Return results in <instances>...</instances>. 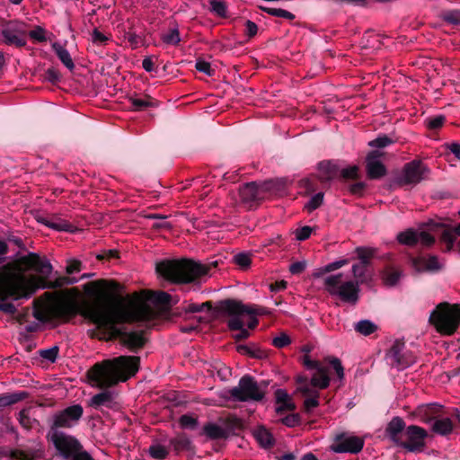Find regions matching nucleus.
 <instances>
[{
	"mask_svg": "<svg viewBox=\"0 0 460 460\" xmlns=\"http://www.w3.org/2000/svg\"><path fill=\"white\" fill-rule=\"evenodd\" d=\"M359 262H364L365 264H368L369 261L373 258L375 254V250L369 247H358L355 250Z\"/></svg>",
	"mask_w": 460,
	"mask_h": 460,
	"instance_id": "e433bc0d",
	"label": "nucleus"
},
{
	"mask_svg": "<svg viewBox=\"0 0 460 460\" xmlns=\"http://www.w3.org/2000/svg\"><path fill=\"white\" fill-rule=\"evenodd\" d=\"M294 410H295L294 403L289 402V427H294L300 423L299 414L291 412Z\"/></svg>",
	"mask_w": 460,
	"mask_h": 460,
	"instance_id": "69168bd1",
	"label": "nucleus"
},
{
	"mask_svg": "<svg viewBox=\"0 0 460 460\" xmlns=\"http://www.w3.org/2000/svg\"><path fill=\"white\" fill-rule=\"evenodd\" d=\"M180 424L185 429H194L197 425V419L190 415H182L180 418Z\"/></svg>",
	"mask_w": 460,
	"mask_h": 460,
	"instance_id": "13d9d810",
	"label": "nucleus"
},
{
	"mask_svg": "<svg viewBox=\"0 0 460 460\" xmlns=\"http://www.w3.org/2000/svg\"><path fill=\"white\" fill-rule=\"evenodd\" d=\"M203 429L205 435L211 439L221 438L225 436V430L214 423L207 424Z\"/></svg>",
	"mask_w": 460,
	"mask_h": 460,
	"instance_id": "72a5a7b5",
	"label": "nucleus"
},
{
	"mask_svg": "<svg viewBox=\"0 0 460 460\" xmlns=\"http://www.w3.org/2000/svg\"><path fill=\"white\" fill-rule=\"evenodd\" d=\"M25 397L24 393L6 394L0 396V408L13 405Z\"/></svg>",
	"mask_w": 460,
	"mask_h": 460,
	"instance_id": "2f4dec72",
	"label": "nucleus"
},
{
	"mask_svg": "<svg viewBox=\"0 0 460 460\" xmlns=\"http://www.w3.org/2000/svg\"><path fill=\"white\" fill-rule=\"evenodd\" d=\"M392 139L386 136H381L369 142V146L372 147L382 148L389 146L392 143Z\"/></svg>",
	"mask_w": 460,
	"mask_h": 460,
	"instance_id": "864d4df0",
	"label": "nucleus"
},
{
	"mask_svg": "<svg viewBox=\"0 0 460 460\" xmlns=\"http://www.w3.org/2000/svg\"><path fill=\"white\" fill-rule=\"evenodd\" d=\"M131 109L134 111H141L147 108H154L158 106V102L154 98L145 95V96H130L128 99Z\"/></svg>",
	"mask_w": 460,
	"mask_h": 460,
	"instance_id": "a878e982",
	"label": "nucleus"
},
{
	"mask_svg": "<svg viewBox=\"0 0 460 460\" xmlns=\"http://www.w3.org/2000/svg\"><path fill=\"white\" fill-rule=\"evenodd\" d=\"M453 420L448 417H444L440 414L431 425V429L434 433L440 436H447L451 434L455 429Z\"/></svg>",
	"mask_w": 460,
	"mask_h": 460,
	"instance_id": "393cba45",
	"label": "nucleus"
},
{
	"mask_svg": "<svg viewBox=\"0 0 460 460\" xmlns=\"http://www.w3.org/2000/svg\"><path fill=\"white\" fill-rule=\"evenodd\" d=\"M286 189V181L281 179L269 180L261 182H248L239 188L241 202L248 208L274 195H280Z\"/></svg>",
	"mask_w": 460,
	"mask_h": 460,
	"instance_id": "0eeeda50",
	"label": "nucleus"
},
{
	"mask_svg": "<svg viewBox=\"0 0 460 460\" xmlns=\"http://www.w3.org/2000/svg\"><path fill=\"white\" fill-rule=\"evenodd\" d=\"M26 24L16 20L8 22L1 30L3 42L19 48L26 45Z\"/></svg>",
	"mask_w": 460,
	"mask_h": 460,
	"instance_id": "ddd939ff",
	"label": "nucleus"
},
{
	"mask_svg": "<svg viewBox=\"0 0 460 460\" xmlns=\"http://www.w3.org/2000/svg\"><path fill=\"white\" fill-rule=\"evenodd\" d=\"M195 67L198 71L208 76H212L215 74V70L211 67L210 63L200 58L196 61Z\"/></svg>",
	"mask_w": 460,
	"mask_h": 460,
	"instance_id": "de8ad7c7",
	"label": "nucleus"
},
{
	"mask_svg": "<svg viewBox=\"0 0 460 460\" xmlns=\"http://www.w3.org/2000/svg\"><path fill=\"white\" fill-rule=\"evenodd\" d=\"M29 36L38 41V42H45L47 40L46 38V31L42 27H36L34 30L29 32Z\"/></svg>",
	"mask_w": 460,
	"mask_h": 460,
	"instance_id": "8fccbe9b",
	"label": "nucleus"
},
{
	"mask_svg": "<svg viewBox=\"0 0 460 460\" xmlns=\"http://www.w3.org/2000/svg\"><path fill=\"white\" fill-rule=\"evenodd\" d=\"M404 346L402 343L396 341L389 350L386 358L388 363L398 370L404 369L410 367L414 362V358L411 354L403 351Z\"/></svg>",
	"mask_w": 460,
	"mask_h": 460,
	"instance_id": "f3484780",
	"label": "nucleus"
},
{
	"mask_svg": "<svg viewBox=\"0 0 460 460\" xmlns=\"http://www.w3.org/2000/svg\"><path fill=\"white\" fill-rule=\"evenodd\" d=\"M264 395V388L248 375L241 377L236 386L223 392L224 398L234 402H259L263 399Z\"/></svg>",
	"mask_w": 460,
	"mask_h": 460,
	"instance_id": "9d476101",
	"label": "nucleus"
},
{
	"mask_svg": "<svg viewBox=\"0 0 460 460\" xmlns=\"http://www.w3.org/2000/svg\"><path fill=\"white\" fill-rule=\"evenodd\" d=\"M60 75L57 69L54 67H49L46 70L44 74V80L52 84H56L59 81Z\"/></svg>",
	"mask_w": 460,
	"mask_h": 460,
	"instance_id": "5fc2aeb1",
	"label": "nucleus"
},
{
	"mask_svg": "<svg viewBox=\"0 0 460 460\" xmlns=\"http://www.w3.org/2000/svg\"><path fill=\"white\" fill-rule=\"evenodd\" d=\"M337 168L331 162H322L318 165V176L322 181H328L336 177Z\"/></svg>",
	"mask_w": 460,
	"mask_h": 460,
	"instance_id": "cd10ccee",
	"label": "nucleus"
},
{
	"mask_svg": "<svg viewBox=\"0 0 460 460\" xmlns=\"http://www.w3.org/2000/svg\"><path fill=\"white\" fill-rule=\"evenodd\" d=\"M303 364L307 369L314 371L310 377L298 376L296 378L297 390L305 397L304 410L309 413L319 405V390L325 389L330 385V367H332L340 380L344 377V368L341 360L334 357L317 361L310 360L305 355Z\"/></svg>",
	"mask_w": 460,
	"mask_h": 460,
	"instance_id": "f03ea898",
	"label": "nucleus"
},
{
	"mask_svg": "<svg viewBox=\"0 0 460 460\" xmlns=\"http://www.w3.org/2000/svg\"><path fill=\"white\" fill-rule=\"evenodd\" d=\"M355 330L363 335H369L376 330V326L368 320H361L356 323Z\"/></svg>",
	"mask_w": 460,
	"mask_h": 460,
	"instance_id": "c9c22d12",
	"label": "nucleus"
},
{
	"mask_svg": "<svg viewBox=\"0 0 460 460\" xmlns=\"http://www.w3.org/2000/svg\"><path fill=\"white\" fill-rule=\"evenodd\" d=\"M220 308L222 312L227 314L230 318L227 325L230 330L239 331L234 336L236 340H244L249 337L250 332L244 329L245 325L249 329H253L258 324L256 315L267 314L266 309L256 305H246L241 302L227 299L221 302Z\"/></svg>",
	"mask_w": 460,
	"mask_h": 460,
	"instance_id": "39448f33",
	"label": "nucleus"
},
{
	"mask_svg": "<svg viewBox=\"0 0 460 460\" xmlns=\"http://www.w3.org/2000/svg\"><path fill=\"white\" fill-rule=\"evenodd\" d=\"M401 276L402 273L399 270L394 269H387L384 272L385 283L388 286H394L399 281Z\"/></svg>",
	"mask_w": 460,
	"mask_h": 460,
	"instance_id": "58836bf2",
	"label": "nucleus"
},
{
	"mask_svg": "<svg viewBox=\"0 0 460 460\" xmlns=\"http://www.w3.org/2000/svg\"><path fill=\"white\" fill-rule=\"evenodd\" d=\"M312 228L310 226H303L301 228L296 229L294 234L298 241L306 240L312 234Z\"/></svg>",
	"mask_w": 460,
	"mask_h": 460,
	"instance_id": "4d7b16f0",
	"label": "nucleus"
},
{
	"mask_svg": "<svg viewBox=\"0 0 460 460\" xmlns=\"http://www.w3.org/2000/svg\"><path fill=\"white\" fill-rule=\"evenodd\" d=\"M205 308H207L208 310H210L211 309V303L210 302H205V303H202V304H194V303H190V304H188L185 307H184V310L186 312H189V313H197V312H201L203 311Z\"/></svg>",
	"mask_w": 460,
	"mask_h": 460,
	"instance_id": "09e8293b",
	"label": "nucleus"
},
{
	"mask_svg": "<svg viewBox=\"0 0 460 460\" xmlns=\"http://www.w3.org/2000/svg\"><path fill=\"white\" fill-rule=\"evenodd\" d=\"M37 222L57 231L71 232L73 226L56 215H40L35 217Z\"/></svg>",
	"mask_w": 460,
	"mask_h": 460,
	"instance_id": "4be33fe9",
	"label": "nucleus"
},
{
	"mask_svg": "<svg viewBox=\"0 0 460 460\" xmlns=\"http://www.w3.org/2000/svg\"><path fill=\"white\" fill-rule=\"evenodd\" d=\"M49 436L55 447L66 458H69L81 449L80 443L75 438L58 430H50Z\"/></svg>",
	"mask_w": 460,
	"mask_h": 460,
	"instance_id": "2eb2a0df",
	"label": "nucleus"
},
{
	"mask_svg": "<svg viewBox=\"0 0 460 460\" xmlns=\"http://www.w3.org/2000/svg\"><path fill=\"white\" fill-rule=\"evenodd\" d=\"M89 405L96 410L102 411L104 408L118 410L119 403L116 401V394L111 391H103L93 395Z\"/></svg>",
	"mask_w": 460,
	"mask_h": 460,
	"instance_id": "aec40b11",
	"label": "nucleus"
},
{
	"mask_svg": "<svg viewBox=\"0 0 460 460\" xmlns=\"http://www.w3.org/2000/svg\"><path fill=\"white\" fill-rule=\"evenodd\" d=\"M40 286L38 278L25 275L12 264L2 266L0 268V310L13 314L16 312V307L7 299L29 298L39 289Z\"/></svg>",
	"mask_w": 460,
	"mask_h": 460,
	"instance_id": "7ed1b4c3",
	"label": "nucleus"
},
{
	"mask_svg": "<svg viewBox=\"0 0 460 460\" xmlns=\"http://www.w3.org/2000/svg\"><path fill=\"white\" fill-rule=\"evenodd\" d=\"M305 261H296L289 266V272H291L292 274H299L305 270Z\"/></svg>",
	"mask_w": 460,
	"mask_h": 460,
	"instance_id": "680f3d73",
	"label": "nucleus"
},
{
	"mask_svg": "<svg viewBox=\"0 0 460 460\" xmlns=\"http://www.w3.org/2000/svg\"><path fill=\"white\" fill-rule=\"evenodd\" d=\"M349 262V259H341L335 261L333 262L328 263L323 268V272H331L333 270H336L345 265H347Z\"/></svg>",
	"mask_w": 460,
	"mask_h": 460,
	"instance_id": "3c124183",
	"label": "nucleus"
},
{
	"mask_svg": "<svg viewBox=\"0 0 460 460\" xmlns=\"http://www.w3.org/2000/svg\"><path fill=\"white\" fill-rule=\"evenodd\" d=\"M210 10L219 17H226V5L223 0H211Z\"/></svg>",
	"mask_w": 460,
	"mask_h": 460,
	"instance_id": "a19ab883",
	"label": "nucleus"
},
{
	"mask_svg": "<svg viewBox=\"0 0 460 460\" xmlns=\"http://www.w3.org/2000/svg\"><path fill=\"white\" fill-rule=\"evenodd\" d=\"M20 264L25 269L33 270L40 276H36L40 279V286L39 288H47L53 287H61L63 285H71L77 282L75 278L64 277L56 280L55 285L47 283L46 279L52 272V265L46 258H41L36 253H29L20 259ZM35 277V275H33Z\"/></svg>",
	"mask_w": 460,
	"mask_h": 460,
	"instance_id": "6e6552de",
	"label": "nucleus"
},
{
	"mask_svg": "<svg viewBox=\"0 0 460 460\" xmlns=\"http://www.w3.org/2000/svg\"><path fill=\"white\" fill-rule=\"evenodd\" d=\"M83 414L84 409L80 404H74L58 411L52 416L50 430L71 429L79 422Z\"/></svg>",
	"mask_w": 460,
	"mask_h": 460,
	"instance_id": "f8f14e48",
	"label": "nucleus"
},
{
	"mask_svg": "<svg viewBox=\"0 0 460 460\" xmlns=\"http://www.w3.org/2000/svg\"><path fill=\"white\" fill-rule=\"evenodd\" d=\"M9 456L16 460H30L31 458V455L22 450H12Z\"/></svg>",
	"mask_w": 460,
	"mask_h": 460,
	"instance_id": "e2e57ef3",
	"label": "nucleus"
},
{
	"mask_svg": "<svg viewBox=\"0 0 460 460\" xmlns=\"http://www.w3.org/2000/svg\"><path fill=\"white\" fill-rule=\"evenodd\" d=\"M406 429L403 420L400 417H394L387 424L385 435L392 442L400 447Z\"/></svg>",
	"mask_w": 460,
	"mask_h": 460,
	"instance_id": "412c9836",
	"label": "nucleus"
},
{
	"mask_svg": "<svg viewBox=\"0 0 460 460\" xmlns=\"http://www.w3.org/2000/svg\"><path fill=\"white\" fill-rule=\"evenodd\" d=\"M422 263V266H419V269H426V270H437L441 268L438 260L436 256H430L428 259L419 260Z\"/></svg>",
	"mask_w": 460,
	"mask_h": 460,
	"instance_id": "79ce46f5",
	"label": "nucleus"
},
{
	"mask_svg": "<svg viewBox=\"0 0 460 460\" xmlns=\"http://www.w3.org/2000/svg\"><path fill=\"white\" fill-rule=\"evenodd\" d=\"M252 435L261 447L270 448L273 446L274 438L271 433L263 426L255 428Z\"/></svg>",
	"mask_w": 460,
	"mask_h": 460,
	"instance_id": "bb28decb",
	"label": "nucleus"
},
{
	"mask_svg": "<svg viewBox=\"0 0 460 460\" xmlns=\"http://www.w3.org/2000/svg\"><path fill=\"white\" fill-rule=\"evenodd\" d=\"M364 447L363 438L350 435L349 433H339L334 438L330 448L335 453H352L356 454L362 450Z\"/></svg>",
	"mask_w": 460,
	"mask_h": 460,
	"instance_id": "4468645a",
	"label": "nucleus"
},
{
	"mask_svg": "<svg viewBox=\"0 0 460 460\" xmlns=\"http://www.w3.org/2000/svg\"><path fill=\"white\" fill-rule=\"evenodd\" d=\"M444 122H445V117L441 116V115L436 116L433 118H429L426 120L427 126L430 129H437V128H440L444 124Z\"/></svg>",
	"mask_w": 460,
	"mask_h": 460,
	"instance_id": "6e6d98bb",
	"label": "nucleus"
},
{
	"mask_svg": "<svg viewBox=\"0 0 460 460\" xmlns=\"http://www.w3.org/2000/svg\"><path fill=\"white\" fill-rule=\"evenodd\" d=\"M460 236V223L453 229H447L442 234V240L447 244V249L450 250L456 241V236Z\"/></svg>",
	"mask_w": 460,
	"mask_h": 460,
	"instance_id": "473e14b6",
	"label": "nucleus"
},
{
	"mask_svg": "<svg viewBox=\"0 0 460 460\" xmlns=\"http://www.w3.org/2000/svg\"><path fill=\"white\" fill-rule=\"evenodd\" d=\"M427 431L415 425L407 427L404 432V438L400 447L410 452L421 451L425 446V438Z\"/></svg>",
	"mask_w": 460,
	"mask_h": 460,
	"instance_id": "dca6fc26",
	"label": "nucleus"
},
{
	"mask_svg": "<svg viewBox=\"0 0 460 460\" xmlns=\"http://www.w3.org/2000/svg\"><path fill=\"white\" fill-rule=\"evenodd\" d=\"M367 267V264H365L364 262H358L352 265V273L356 279L354 281L358 282V285L364 281Z\"/></svg>",
	"mask_w": 460,
	"mask_h": 460,
	"instance_id": "4c0bfd02",
	"label": "nucleus"
},
{
	"mask_svg": "<svg viewBox=\"0 0 460 460\" xmlns=\"http://www.w3.org/2000/svg\"><path fill=\"white\" fill-rule=\"evenodd\" d=\"M260 8L273 15V16H277V17H283V18H288V11L284 10V9H280V8H272V7H268V6H260Z\"/></svg>",
	"mask_w": 460,
	"mask_h": 460,
	"instance_id": "bf43d9fd",
	"label": "nucleus"
},
{
	"mask_svg": "<svg viewBox=\"0 0 460 460\" xmlns=\"http://www.w3.org/2000/svg\"><path fill=\"white\" fill-rule=\"evenodd\" d=\"M429 322L441 334H453L460 325V305L440 303L431 313Z\"/></svg>",
	"mask_w": 460,
	"mask_h": 460,
	"instance_id": "1a4fd4ad",
	"label": "nucleus"
},
{
	"mask_svg": "<svg viewBox=\"0 0 460 460\" xmlns=\"http://www.w3.org/2000/svg\"><path fill=\"white\" fill-rule=\"evenodd\" d=\"M276 406L275 411L282 414L288 409V392L284 389H278L275 393Z\"/></svg>",
	"mask_w": 460,
	"mask_h": 460,
	"instance_id": "7c9ffc66",
	"label": "nucleus"
},
{
	"mask_svg": "<svg viewBox=\"0 0 460 460\" xmlns=\"http://www.w3.org/2000/svg\"><path fill=\"white\" fill-rule=\"evenodd\" d=\"M444 20L452 24H460V11H451L444 14Z\"/></svg>",
	"mask_w": 460,
	"mask_h": 460,
	"instance_id": "052dcab7",
	"label": "nucleus"
},
{
	"mask_svg": "<svg viewBox=\"0 0 460 460\" xmlns=\"http://www.w3.org/2000/svg\"><path fill=\"white\" fill-rule=\"evenodd\" d=\"M209 267L191 260H166L156 264V271L164 279L176 284L190 283L208 274Z\"/></svg>",
	"mask_w": 460,
	"mask_h": 460,
	"instance_id": "423d86ee",
	"label": "nucleus"
},
{
	"mask_svg": "<svg viewBox=\"0 0 460 460\" xmlns=\"http://www.w3.org/2000/svg\"><path fill=\"white\" fill-rule=\"evenodd\" d=\"M324 287L331 296H337L342 302L354 305L358 300L359 285L354 280L343 279L341 273L325 278Z\"/></svg>",
	"mask_w": 460,
	"mask_h": 460,
	"instance_id": "9b49d317",
	"label": "nucleus"
},
{
	"mask_svg": "<svg viewBox=\"0 0 460 460\" xmlns=\"http://www.w3.org/2000/svg\"><path fill=\"white\" fill-rule=\"evenodd\" d=\"M149 453L152 457L157 460H163L168 455V451L166 450V448L161 445L151 446L149 448Z\"/></svg>",
	"mask_w": 460,
	"mask_h": 460,
	"instance_id": "c03bdc74",
	"label": "nucleus"
},
{
	"mask_svg": "<svg viewBox=\"0 0 460 460\" xmlns=\"http://www.w3.org/2000/svg\"><path fill=\"white\" fill-rule=\"evenodd\" d=\"M139 358L120 356L94 364L88 371L92 385L99 388H108L125 382L138 370Z\"/></svg>",
	"mask_w": 460,
	"mask_h": 460,
	"instance_id": "20e7f679",
	"label": "nucleus"
},
{
	"mask_svg": "<svg viewBox=\"0 0 460 460\" xmlns=\"http://www.w3.org/2000/svg\"><path fill=\"white\" fill-rule=\"evenodd\" d=\"M148 218L156 219L157 221L154 223L153 227L156 229H169L172 227V225L167 222L166 217L161 216L158 214H152L147 216Z\"/></svg>",
	"mask_w": 460,
	"mask_h": 460,
	"instance_id": "a18cd8bd",
	"label": "nucleus"
},
{
	"mask_svg": "<svg viewBox=\"0 0 460 460\" xmlns=\"http://www.w3.org/2000/svg\"><path fill=\"white\" fill-rule=\"evenodd\" d=\"M443 413V406L438 403H429L418 407L417 417L425 423H433Z\"/></svg>",
	"mask_w": 460,
	"mask_h": 460,
	"instance_id": "5701e85b",
	"label": "nucleus"
},
{
	"mask_svg": "<svg viewBox=\"0 0 460 460\" xmlns=\"http://www.w3.org/2000/svg\"><path fill=\"white\" fill-rule=\"evenodd\" d=\"M91 40L94 45L105 46L111 40V35L104 34L97 28H94L91 33Z\"/></svg>",
	"mask_w": 460,
	"mask_h": 460,
	"instance_id": "f704fd0d",
	"label": "nucleus"
},
{
	"mask_svg": "<svg viewBox=\"0 0 460 460\" xmlns=\"http://www.w3.org/2000/svg\"><path fill=\"white\" fill-rule=\"evenodd\" d=\"M52 49L63 65L72 71L75 68V64L67 49L58 42H54Z\"/></svg>",
	"mask_w": 460,
	"mask_h": 460,
	"instance_id": "c85d7f7f",
	"label": "nucleus"
},
{
	"mask_svg": "<svg viewBox=\"0 0 460 460\" xmlns=\"http://www.w3.org/2000/svg\"><path fill=\"white\" fill-rule=\"evenodd\" d=\"M58 354V348L57 346H54L50 349H42L40 352V355L43 358H45L50 362H54L56 360Z\"/></svg>",
	"mask_w": 460,
	"mask_h": 460,
	"instance_id": "603ef678",
	"label": "nucleus"
},
{
	"mask_svg": "<svg viewBox=\"0 0 460 460\" xmlns=\"http://www.w3.org/2000/svg\"><path fill=\"white\" fill-rule=\"evenodd\" d=\"M150 300L155 304L165 305L170 303L171 296L164 291H156L152 293L150 296Z\"/></svg>",
	"mask_w": 460,
	"mask_h": 460,
	"instance_id": "37998d69",
	"label": "nucleus"
},
{
	"mask_svg": "<svg viewBox=\"0 0 460 460\" xmlns=\"http://www.w3.org/2000/svg\"><path fill=\"white\" fill-rule=\"evenodd\" d=\"M70 460H93V458L87 452L77 451L75 455H72Z\"/></svg>",
	"mask_w": 460,
	"mask_h": 460,
	"instance_id": "774afa93",
	"label": "nucleus"
},
{
	"mask_svg": "<svg viewBox=\"0 0 460 460\" xmlns=\"http://www.w3.org/2000/svg\"><path fill=\"white\" fill-rule=\"evenodd\" d=\"M163 43L169 46H177L181 42L180 31L177 27L170 28L161 34Z\"/></svg>",
	"mask_w": 460,
	"mask_h": 460,
	"instance_id": "c756f323",
	"label": "nucleus"
},
{
	"mask_svg": "<svg viewBox=\"0 0 460 460\" xmlns=\"http://www.w3.org/2000/svg\"><path fill=\"white\" fill-rule=\"evenodd\" d=\"M66 270L68 274H73L81 270V262L76 260H71L68 261Z\"/></svg>",
	"mask_w": 460,
	"mask_h": 460,
	"instance_id": "338daca9",
	"label": "nucleus"
},
{
	"mask_svg": "<svg viewBox=\"0 0 460 460\" xmlns=\"http://www.w3.org/2000/svg\"><path fill=\"white\" fill-rule=\"evenodd\" d=\"M427 167L420 161H412L404 165L401 181L408 184L419 183L425 178Z\"/></svg>",
	"mask_w": 460,
	"mask_h": 460,
	"instance_id": "6ab92c4d",
	"label": "nucleus"
},
{
	"mask_svg": "<svg viewBox=\"0 0 460 460\" xmlns=\"http://www.w3.org/2000/svg\"><path fill=\"white\" fill-rule=\"evenodd\" d=\"M257 31H258L257 24L250 20H247L245 22V34L249 38H252L257 34Z\"/></svg>",
	"mask_w": 460,
	"mask_h": 460,
	"instance_id": "0e129e2a",
	"label": "nucleus"
},
{
	"mask_svg": "<svg viewBox=\"0 0 460 460\" xmlns=\"http://www.w3.org/2000/svg\"><path fill=\"white\" fill-rule=\"evenodd\" d=\"M251 261V256L249 253L240 252L234 256V262L242 269L248 268Z\"/></svg>",
	"mask_w": 460,
	"mask_h": 460,
	"instance_id": "49530a36",
	"label": "nucleus"
},
{
	"mask_svg": "<svg viewBox=\"0 0 460 460\" xmlns=\"http://www.w3.org/2000/svg\"><path fill=\"white\" fill-rule=\"evenodd\" d=\"M116 283L104 279L84 285V292L93 299L80 305L78 291L71 289L65 294L53 296L48 293L33 302V316L45 323L53 319H67L80 314L98 328L108 331L111 337H119L131 349L143 347L146 342L143 331L122 332L116 326L123 322L148 319L151 310L144 302H136L128 306H116L109 299L115 291Z\"/></svg>",
	"mask_w": 460,
	"mask_h": 460,
	"instance_id": "f257e3e1",
	"label": "nucleus"
},
{
	"mask_svg": "<svg viewBox=\"0 0 460 460\" xmlns=\"http://www.w3.org/2000/svg\"><path fill=\"white\" fill-rule=\"evenodd\" d=\"M380 156V153L374 151L367 157V175L371 179H378L385 174V168L379 160Z\"/></svg>",
	"mask_w": 460,
	"mask_h": 460,
	"instance_id": "b1692460",
	"label": "nucleus"
},
{
	"mask_svg": "<svg viewBox=\"0 0 460 460\" xmlns=\"http://www.w3.org/2000/svg\"><path fill=\"white\" fill-rule=\"evenodd\" d=\"M323 202V193L318 192L315 195L312 196L308 202L305 205V208L312 212L318 208Z\"/></svg>",
	"mask_w": 460,
	"mask_h": 460,
	"instance_id": "ea45409f",
	"label": "nucleus"
},
{
	"mask_svg": "<svg viewBox=\"0 0 460 460\" xmlns=\"http://www.w3.org/2000/svg\"><path fill=\"white\" fill-rule=\"evenodd\" d=\"M397 240L400 243L405 245H414L417 243H420L425 246H429L434 243L435 238L427 231L410 228L399 233Z\"/></svg>",
	"mask_w": 460,
	"mask_h": 460,
	"instance_id": "a211bd4d",
	"label": "nucleus"
}]
</instances>
